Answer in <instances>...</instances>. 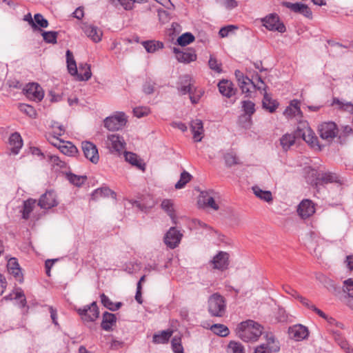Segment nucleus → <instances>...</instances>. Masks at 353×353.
<instances>
[{
    "label": "nucleus",
    "instance_id": "nucleus-1",
    "mask_svg": "<svg viewBox=\"0 0 353 353\" xmlns=\"http://www.w3.org/2000/svg\"><path fill=\"white\" fill-rule=\"evenodd\" d=\"M263 327L253 320H247L239 323L236 327V334L245 342H253L261 336Z\"/></svg>",
    "mask_w": 353,
    "mask_h": 353
},
{
    "label": "nucleus",
    "instance_id": "nucleus-2",
    "mask_svg": "<svg viewBox=\"0 0 353 353\" xmlns=\"http://www.w3.org/2000/svg\"><path fill=\"white\" fill-rule=\"evenodd\" d=\"M66 62L68 72L72 76H77L79 81H88L91 78L90 65L86 63L79 64V70L81 72L83 71V73H78L76 61L72 52L70 50L66 51Z\"/></svg>",
    "mask_w": 353,
    "mask_h": 353
},
{
    "label": "nucleus",
    "instance_id": "nucleus-3",
    "mask_svg": "<svg viewBox=\"0 0 353 353\" xmlns=\"http://www.w3.org/2000/svg\"><path fill=\"white\" fill-rule=\"evenodd\" d=\"M208 312L212 316L222 317L226 311L225 298L218 293L211 295L208 301Z\"/></svg>",
    "mask_w": 353,
    "mask_h": 353
},
{
    "label": "nucleus",
    "instance_id": "nucleus-4",
    "mask_svg": "<svg viewBox=\"0 0 353 353\" xmlns=\"http://www.w3.org/2000/svg\"><path fill=\"white\" fill-rule=\"evenodd\" d=\"M241 108L243 114L239 117V123L241 127L248 129L252 125V116L254 114L255 103L250 100H243L241 101Z\"/></svg>",
    "mask_w": 353,
    "mask_h": 353
},
{
    "label": "nucleus",
    "instance_id": "nucleus-5",
    "mask_svg": "<svg viewBox=\"0 0 353 353\" xmlns=\"http://www.w3.org/2000/svg\"><path fill=\"white\" fill-rule=\"evenodd\" d=\"M104 126L110 131H116L124 127L127 123V117L123 112L106 117L104 121Z\"/></svg>",
    "mask_w": 353,
    "mask_h": 353
},
{
    "label": "nucleus",
    "instance_id": "nucleus-6",
    "mask_svg": "<svg viewBox=\"0 0 353 353\" xmlns=\"http://www.w3.org/2000/svg\"><path fill=\"white\" fill-rule=\"evenodd\" d=\"M318 130L320 137L327 142H331L339 132L336 124L332 121L322 123L319 125Z\"/></svg>",
    "mask_w": 353,
    "mask_h": 353
},
{
    "label": "nucleus",
    "instance_id": "nucleus-7",
    "mask_svg": "<svg viewBox=\"0 0 353 353\" xmlns=\"http://www.w3.org/2000/svg\"><path fill=\"white\" fill-rule=\"evenodd\" d=\"M78 314L85 321H94L99 316V310L97 302L93 301L91 304L77 310Z\"/></svg>",
    "mask_w": 353,
    "mask_h": 353
},
{
    "label": "nucleus",
    "instance_id": "nucleus-8",
    "mask_svg": "<svg viewBox=\"0 0 353 353\" xmlns=\"http://www.w3.org/2000/svg\"><path fill=\"white\" fill-rule=\"evenodd\" d=\"M263 26L269 30L283 33L286 31L285 25L280 21L276 14H270L262 20Z\"/></svg>",
    "mask_w": 353,
    "mask_h": 353
},
{
    "label": "nucleus",
    "instance_id": "nucleus-9",
    "mask_svg": "<svg viewBox=\"0 0 353 353\" xmlns=\"http://www.w3.org/2000/svg\"><path fill=\"white\" fill-rule=\"evenodd\" d=\"M183 234L175 227H171L165 233L163 239L165 244L170 249L176 248L181 242Z\"/></svg>",
    "mask_w": 353,
    "mask_h": 353
},
{
    "label": "nucleus",
    "instance_id": "nucleus-10",
    "mask_svg": "<svg viewBox=\"0 0 353 353\" xmlns=\"http://www.w3.org/2000/svg\"><path fill=\"white\" fill-rule=\"evenodd\" d=\"M81 148L85 157L92 163L97 164L99 160V155L97 146L90 141H83Z\"/></svg>",
    "mask_w": 353,
    "mask_h": 353
},
{
    "label": "nucleus",
    "instance_id": "nucleus-11",
    "mask_svg": "<svg viewBox=\"0 0 353 353\" xmlns=\"http://www.w3.org/2000/svg\"><path fill=\"white\" fill-rule=\"evenodd\" d=\"M266 339V343L258 346L255 349L254 353H272L279 351L280 346L278 342L275 341L274 336L272 334H267Z\"/></svg>",
    "mask_w": 353,
    "mask_h": 353
},
{
    "label": "nucleus",
    "instance_id": "nucleus-12",
    "mask_svg": "<svg viewBox=\"0 0 353 353\" xmlns=\"http://www.w3.org/2000/svg\"><path fill=\"white\" fill-rule=\"evenodd\" d=\"M24 91L27 98L34 101H41L44 97L42 88L36 83H28Z\"/></svg>",
    "mask_w": 353,
    "mask_h": 353
},
{
    "label": "nucleus",
    "instance_id": "nucleus-13",
    "mask_svg": "<svg viewBox=\"0 0 353 353\" xmlns=\"http://www.w3.org/2000/svg\"><path fill=\"white\" fill-rule=\"evenodd\" d=\"M212 265L213 269L224 271L229 266V254L220 251L210 261Z\"/></svg>",
    "mask_w": 353,
    "mask_h": 353
},
{
    "label": "nucleus",
    "instance_id": "nucleus-14",
    "mask_svg": "<svg viewBox=\"0 0 353 353\" xmlns=\"http://www.w3.org/2000/svg\"><path fill=\"white\" fill-rule=\"evenodd\" d=\"M173 52L175 54L177 61L181 63H190L196 59V54L193 48H187L184 51H181L179 48L174 47Z\"/></svg>",
    "mask_w": 353,
    "mask_h": 353
},
{
    "label": "nucleus",
    "instance_id": "nucleus-15",
    "mask_svg": "<svg viewBox=\"0 0 353 353\" xmlns=\"http://www.w3.org/2000/svg\"><path fill=\"white\" fill-rule=\"evenodd\" d=\"M58 205V202L56 199V193L53 190L46 191L43 194L38 203V205L43 209H50Z\"/></svg>",
    "mask_w": 353,
    "mask_h": 353
},
{
    "label": "nucleus",
    "instance_id": "nucleus-16",
    "mask_svg": "<svg viewBox=\"0 0 353 353\" xmlns=\"http://www.w3.org/2000/svg\"><path fill=\"white\" fill-rule=\"evenodd\" d=\"M297 212L303 219L309 218L315 212L314 203L309 199L303 200L298 205Z\"/></svg>",
    "mask_w": 353,
    "mask_h": 353
},
{
    "label": "nucleus",
    "instance_id": "nucleus-17",
    "mask_svg": "<svg viewBox=\"0 0 353 353\" xmlns=\"http://www.w3.org/2000/svg\"><path fill=\"white\" fill-rule=\"evenodd\" d=\"M215 194L212 190L202 191L199 195V204L209 207L214 210H219V205L215 203L213 195Z\"/></svg>",
    "mask_w": 353,
    "mask_h": 353
},
{
    "label": "nucleus",
    "instance_id": "nucleus-18",
    "mask_svg": "<svg viewBox=\"0 0 353 353\" xmlns=\"http://www.w3.org/2000/svg\"><path fill=\"white\" fill-rule=\"evenodd\" d=\"M331 183H341L339 176L334 172H318L316 177V185H323Z\"/></svg>",
    "mask_w": 353,
    "mask_h": 353
},
{
    "label": "nucleus",
    "instance_id": "nucleus-19",
    "mask_svg": "<svg viewBox=\"0 0 353 353\" xmlns=\"http://www.w3.org/2000/svg\"><path fill=\"white\" fill-rule=\"evenodd\" d=\"M8 271L12 274L16 281L19 283L23 281V275L21 272V268L16 258H10L7 263Z\"/></svg>",
    "mask_w": 353,
    "mask_h": 353
},
{
    "label": "nucleus",
    "instance_id": "nucleus-20",
    "mask_svg": "<svg viewBox=\"0 0 353 353\" xmlns=\"http://www.w3.org/2000/svg\"><path fill=\"white\" fill-rule=\"evenodd\" d=\"M108 146L112 152H120L125 148V142L122 137L114 134L108 137Z\"/></svg>",
    "mask_w": 353,
    "mask_h": 353
},
{
    "label": "nucleus",
    "instance_id": "nucleus-21",
    "mask_svg": "<svg viewBox=\"0 0 353 353\" xmlns=\"http://www.w3.org/2000/svg\"><path fill=\"white\" fill-rule=\"evenodd\" d=\"M82 29L87 37L90 38L94 42L98 43L101 40L102 32L97 26L84 24Z\"/></svg>",
    "mask_w": 353,
    "mask_h": 353
},
{
    "label": "nucleus",
    "instance_id": "nucleus-22",
    "mask_svg": "<svg viewBox=\"0 0 353 353\" xmlns=\"http://www.w3.org/2000/svg\"><path fill=\"white\" fill-rule=\"evenodd\" d=\"M296 134L297 137H301L311 146L318 145V138L310 128H307L305 130L298 129Z\"/></svg>",
    "mask_w": 353,
    "mask_h": 353
},
{
    "label": "nucleus",
    "instance_id": "nucleus-23",
    "mask_svg": "<svg viewBox=\"0 0 353 353\" xmlns=\"http://www.w3.org/2000/svg\"><path fill=\"white\" fill-rule=\"evenodd\" d=\"M290 336L296 341L305 339L308 336L307 328L302 325H295L289 329Z\"/></svg>",
    "mask_w": 353,
    "mask_h": 353
},
{
    "label": "nucleus",
    "instance_id": "nucleus-24",
    "mask_svg": "<svg viewBox=\"0 0 353 353\" xmlns=\"http://www.w3.org/2000/svg\"><path fill=\"white\" fill-rule=\"evenodd\" d=\"M180 84L181 86L178 88L180 93L183 95L189 94H192L194 88L192 83V78L190 75L185 74L181 77Z\"/></svg>",
    "mask_w": 353,
    "mask_h": 353
},
{
    "label": "nucleus",
    "instance_id": "nucleus-25",
    "mask_svg": "<svg viewBox=\"0 0 353 353\" xmlns=\"http://www.w3.org/2000/svg\"><path fill=\"white\" fill-rule=\"evenodd\" d=\"M331 332L335 342L342 350L346 353H353V349L350 347L348 342L339 331L332 330Z\"/></svg>",
    "mask_w": 353,
    "mask_h": 353
},
{
    "label": "nucleus",
    "instance_id": "nucleus-26",
    "mask_svg": "<svg viewBox=\"0 0 353 353\" xmlns=\"http://www.w3.org/2000/svg\"><path fill=\"white\" fill-rule=\"evenodd\" d=\"M190 128L195 141H201L202 139L201 135L203 134L204 131L202 121L201 119H195L192 121Z\"/></svg>",
    "mask_w": 353,
    "mask_h": 353
},
{
    "label": "nucleus",
    "instance_id": "nucleus-27",
    "mask_svg": "<svg viewBox=\"0 0 353 353\" xmlns=\"http://www.w3.org/2000/svg\"><path fill=\"white\" fill-rule=\"evenodd\" d=\"M219 92L225 97L230 98L235 94L233 83L228 80H221L218 84Z\"/></svg>",
    "mask_w": 353,
    "mask_h": 353
},
{
    "label": "nucleus",
    "instance_id": "nucleus-28",
    "mask_svg": "<svg viewBox=\"0 0 353 353\" xmlns=\"http://www.w3.org/2000/svg\"><path fill=\"white\" fill-rule=\"evenodd\" d=\"M9 144L11 146V151L13 154L19 153V150L23 145V141L19 133L14 132L9 138Z\"/></svg>",
    "mask_w": 353,
    "mask_h": 353
},
{
    "label": "nucleus",
    "instance_id": "nucleus-29",
    "mask_svg": "<svg viewBox=\"0 0 353 353\" xmlns=\"http://www.w3.org/2000/svg\"><path fill=\"white\" fill-rule=\"evenodd\" d=\"M59 149L68 156H74L78 152L77 147L70 141H59Z\"/></svg>",
    "mask_w": 353,
    "mask_h": 353
},
{
    "label": "nucleus",
    "instance_id": "nucleus-30",
    "mask_svg": "<svg viewBox=\"0 0 353 353\" xmlns=\"http://www.w3.org/2000/svg\"><path fill=\"white\" fill-rule=\"evenodd\" d=\"M116 316L108 312H105L103 314V319L101 324V328L105 331H110L113 325L116 323Z\"/></svg>",
    "mask_w": 353,
    "mask_h": 353
},
{
    "label": "nucleus",
    "instance_id": "nucleus-31",
    "mask_svg": "<svg viewBox=\"0 0 353 353\" xmlns=\"http://www.w3.org/2000/svg\"><path fill=\"white\" fill-rule=\"evenodd\" d=\"M279 105V103L276 100L272 99L267 92H264L262 101V106L264 109L268 110L271 113H273L276 111Z\"/></svg>",
    "mask_w": 353,
    "mask_h": 353
},
{
    "label": "nucleus",
    "instance_id": "nucleus-32",
    "mask_svg": "<svg viewBox=\"0 0 353 353\" xmlns=\"http://www.w3.org/2000/svg\"><path fill=\"white\" fill-rule=\"evenodd\" d=\"M125 161L129 162L132 165H134L141 170H145V163H142L141 160L138 158V156L131 152H125Z\"/></svg>",
    "mask_w": 353,
    "mask_h": 353
},
{
    "label": "nucleus",
    "instance_id": "nucleus-33",
    "mask_svg": "<svg viewBox=\"0 0 353 353\" xmlns=\"http://www.w3.org/2000/svg\"><path fill=\"white\" fill-rule=\"evenodd\" d=\"M172 333H173L172 330H170L161 331L159 334H154L153 338H152V341L154 343H158V344L166 343L168 342L170 338L172 335Z\"/></svg>",
    "mask_w": 353,
    "mask_h": 353
},
{
    "label": "nucleus",
    "instance_id": "nucleus-34",
    "mask_svg": "<svg viewBox=\"0 0 353 353\" xmlns=\"http://www.w3.org/2000/svg\"><path fill=\"white\" fill-rule=\"evenodd\" d=\"M318 279L324 285V286L332 293L336 294L339 292V288L335 284L333 280L321 274Z\"/></svg>",
    "mask_w": 353,
    "mask_h": 353
},
{
    "label": "nucleus",
    "instance_id": "nucleus-35",
    "mask_svg": "<svg viewBox=\"0 0 353 353\" xmlns=\"http://www.w3.org/2000/svg\"><path fill=\"white\" fill-rule=\"evenodd\" d=\"M36 203V200L32 199H28L23 201L22 212V218L25 220H28L30 218V213L33 211Z\"/></svg>",
    "mask_w": 353,
    "mask_h": 353
},
{
    "label": "nucleus",
    "instance_id": "nucleus-36",
    "mask_svg": "<svg viewBox=\"0 0 353 353\" xmlns=\"http://www.w3.org/2000/svg\"><path fill=\"white\" fill-rule=\"evenodd\" d=\"M142 45L145 50L149 53H154L159 49L163 48V43L161 41L150 40L142 42Z\"/></svg>",
    "mask_w": 353,
    "mask_h": 353
},
{
    "label": "nucleus",
    "instance_id": "nucleus-37",
    "mask_svg": "<svg viewBox=\"0 0 353 353\" xmlns=\"http://www.w3.org/2000/svg\"><path fill=\"white\" fill-rule=\"evenodd\" d=\"M252 190L254 194L260 199L270 203L272 201V194L270 191L268 190H263L258 186H254L252 188Z\"/></svg>",
    "mask_w": 353,
    "mask_h": 353
},
{
    "label": "nucleus",
    "instance_id": "nucleus-38",
    "mask_svg": "<svg viewBox=\"0 0 353 353\" xmlns=\"http://www.w3.org/2000/svg\"><path fill=\"white\" fill-rule=\"evenodd\" d=\"M296 137V134L295 135L292 134H285L283 135L280 139V143L283 149L287 151L292 145L294 144Z\"/></svg>",
    "mask_w": 353,
    "mask_h": 353
},
{
    "label": "nucleus",
    "instance_id": "nucleus-39",
    "mask_svg": "<svg viewBox=\"0 0 353 353\" xmlns=\"http://www.w3.org/2000/svg\"><path fill=\"white\" fill-rule=\"evenodd\" d=\"M98 193L102 194V196H111L113 199H116L117 194L115 192L112 191L108 187H103L101 188H98L95 190L91 196L93 200H96L98 199Z\"/></svg>",
    "mask_w": 353,
    "mask_h": 353
},
{
    "label": "nucleus",
    "instance_id": "nucleus-40",
    "mask_svg": "<svg viewBox=\"0 0 353 353\" xmlns=\"http://www.w3.org/2000/svg\"><path fill=\"white\" fill-rule=\"evenodd\" d=\"M67 179L76 186H81L87 179L85 175H77L71 172L66 173Z\"/></svg>",
    "mask_w": 353,
    "mask_h": 353
},
{
    "label": "nucleus",
    "instance_id": "nucleus-41",
    "mask_svg": "<svg viewBox=\"0 0 353 353\" xmlns=\"http://www.w3.org/2000/svg\"><path fill=\"white\" fill-rule=\"evenodd\" d=\"M34 21L36 23V28H32L34 31H43L41 28H47L48 26V21L41 14L37 13L34 16Z\"/></svg>",
    "mask_w": 353,
    "mask_h": 353
},
{
    "label": "nucleus",
    "instance_id": "nucleus-42",
    "mask_svg": "<svg viewBox=\"0 0 353 353\" xmlns=\"http://www.w3.org/2000/svg\"><path fill=\"white\" fill-rule=\"evenodd\" d=\"M210 330L215 334L221 337H225L230 334L228 327L223 324H214L211 326Z\"/></svg>",
    "mask_w": 353,
    "mask_h": 353
},
{
    "label": "nucleus",
    "instance_id": "nucleus-43",
    "mask_svg": "<svg viewBox=\"0 0 353 353\" xmlns=\"http://www.w3.org/2000/svg\"><path fill=\"white\" fill-rule=\"evenodd\" d=\"M194 36L191 32H185L178 37L176 43L181 46H185L194 41Z\"/></svg>",
    "mask_w": 353,
    "mask_h": 353
},
{
    "label": "nucleus",
    "instance_id": "nucleus-44",
    "mask_svg": "<svg viewBox=\"0 0 353 353\" xmlns=\"http://www.w3.org/2000/svg\"><path fill=\"white\" fill-rule=\"evenodd\" d=\"M161 208L163 209L172 220L175 219L174 210L173 208V203L170 199H164L161 204ZM176 223L175 221H173Z\"/></svg>",
    "mask_w": 353,
    "mask_h": 353
},
{
    "label": "nucleus",
    "instance_id": "nucleus-45",
    "mask_svg": "<svg viewBox=\"0 0 353 353\" xmlns=\"http://www.w3.org/2000/svg\"><path fill=\"white\" fill-rule=\"evenodd\" d=\"M41 35L45 42L48 43H57L58 32L56 31H41Z\"/></svg>",
    "mask_w": 353,
    "mask_h": 353
},
{
    "label": "nucleus",
    "instance_id": "nucleus-46",
    "mask_svg": "<svg viewBox=\"0 0 353 353\" xmlns=\"http://www.w3.org/2000/svg\"><path fill=\"white\" fill-rule=\"evenodd\" d=\"M192 175L186 171L181 172L180 179L175 184L176 189H181L191 180Z\"/></svg>",
    "mask_w": 353,
    "mask_h": 353
},
{
    "label": "nucleus",
    "instance_id": "nucleus-47",
    "mask_svg": "<svg viewBox=\"0 0 353 353\" xmlns=\"http://www.w3.org/2000/svg\"><path fill=\"white\" fill-rule=\"evenodd\" d=\"M229 353H245L243 345L236 341H230L228 346Z\"/></svg>",
    "mask_w": 353,
    "mask_h": 353
},
{
    "label": "nucleus",
    "instance_id": "nucleus-48",
    "mask_svg": "<svg viewBox=\"0 0 353 353\" xmlns=\"http://www.w3.org/2000/svg\"><path fill=\"white\" fill-rule=\"evenodd\" d=\"M282 5L289 9H290L292 12L295 13H299L301 14L302 10L303 9V7L305 4L302 3H290L288 1H283L282 3Z\"/></svg>",
    "mask_w": 353,
    "mask_h": 353
},
{
    "label": "nucleus",
    "instance_id": "nucleus-49",
    "mask_svg": "<svg viewBox=\"0 0 353 353\" xmlns=\"http://www.w3.org/2000/svg\"><path fill=\"white\" fill-rule=\"evenodd\" d=\"M19 109L21 112L25 113L31 118H35L37 116V112L34 108L28 104L21 103L19 105Z\"/></svg>",
    "mask_w": 353,
    "mask_h": 353
},
{
    "label": "nucleus",
    "instance_id": "nucleus-50",
    "mask_svg": "<svg viewBox=\"0 0 353 353\" xmlns=\"http://www.w3.org/2000/svg\"><path fill=\"white\" fill-rule=\"evenodd\" d=\"M223 158L228 167H232L234 165L239 164L238 158L234 152H228L225 154Z\"/></svg>",
    "mask_w": 353,
    "mask_h": 353
},
{
    "label": "nucleus",
    "instance_id": "nucleus-51",
    "mask_svg": "<svg viewBox=\"0 0 353 353\" xmlns=\"http://www.w3.org/2000/svg\"><path fill=\"white\" fill-rule=\"evenodd\" d=\"M239 88H241L243 93L246 94V97H250V87L255 86V82L253 79H250V82H248V81H242L239 83H238Z\"/></svg>",
    "mask_w": 353,
    "mask_h": 353
},
{
    "label": "nucleus",
    "instance_id": "nucleus-52",
    "mask_svg": "<svg viewBox=\"0 0 353 353\" xmlns=\"http://www.w3.org/2000/svg\"><path fill=\"white\" fill-rule=\"evenodd\" d=\"M208 65L210 68L216 73L222 72L221 63H219L217 59L212 55H210L208 61Z\"/></svg>",
    "mask_w": 353,
    "mask_h": 353
},
{
    "label": "nucleus",
    "instance_id": "nucleus-53",
    "mask_svg": "<svg viewBox=\"0 0 353 353\" xmlns=\"http://www.w3.org/2000/svg\"><path fill=\"white\" fill-rule=\"evenodd\" d=\"M133 113L135 117L141 118L150 113V109L145 106L137 107L133 109Z\"/></svg>",
    "mask_w": 353,
    "mask_h": 353
},
{
    "label": "nucleus",
    "instance_id": "nucleus-54",
    "mask_svg": "<svg viewBox=\"0 0 353 353\" xmlns=\"http://www.w3.org/2000/svg\"><path fill=\"white\" fill-rule=\"evenodd\" d=\"M172 347L174 353H183V347L181 343V339L174 337L172 340Z\"/></svg>",
    "mask_w": 353,
    "mask_h": 353
},
{
    "label": "nucleus",
    "instance_id": "nucleus-55",
    "mask_svg": "<svg viewBox=\"0 0 353 353\" xmlns=\"http://www.w3.org/2000/svg\"><path fill=\"white\" fill-rule=\"evenodd\" d=\"M301 114V111L300 107H287L285 111L283 112V114L287 117H295L298 114Z\"/></svg>",
    "mask_w": 353,
    "mask_h": 353
},
{
    "label": "nucleus",
    "instance_id": "nucleus-56",
    "mask_svg": "<svg viewBox=\"0 0 353 353\" xmlns=\"http://www.w3.org/2000/svg\"><path fill=\"white\" fill-rule=\"evenodd\" d=\"M343 292L350 297H353V280L348 279L343 282Z\"/></svg>",
    "mask_w": 353,
    "mask_h": 353
},
{
    "label": "nucleus",
    "instance_id": "nucleus-57",
    "mask_svg": "<svg viewBox=\"0 0 353 353\" xmlns=\"http://www.w3.org/2000/svg\"><path fill=\"white\" fill-rule=\"evenodd\" d=\"M100 298L101 302L105 307L110 310H113L114 303L105 294H101Z\"/></svg>",
    "mask_w": 353,
    "mask_h": 353
},
{
    "label": "nucleus",
    "instance_id": "nucleus-58",
    "mask_svg": "<svg viewBox=\"0 0 353 353\" xmlns=\"http://www.w3.org/2000/svg\"><path fill=\"white\" fill-rule=\"evenodd\" d=\"M256 79L258 81V83H255V86H252V88L255 90H263L264 92H266L267 85L265 84L261 76L258 74H256Z\"/></svg>",
    "mask_w": 353,
    "mask_h": 353
},
{
    "label": "nucleus",
    "instance_id": "nucleus-59",
    "mask_svg": "<svg viewBox=\"0 0 353 353\" xmlns=\"http://www.w3.org/2000/svg\"><path fill=\"white\" fill-rule=\"evenodd\" d=\"M237 29V27L233 25L227 26L225 27H223L219 30V35L221 37L223 38L228 35L229 32H231L233 30Z\"/></svg>",
    "mask_w": 353,
    "mask_h": 353
},
{
    "label": "nucleus",
    "instance_id": "nucleus-60",
    "mask_svg": "<svg viewBox=\"0 0 353 353\" xmlns=\"http://www.w3.org/2000/svg\"><path fill=\"white\" fill-rule=\"evenodd\" d=\"M283 290L286 292L287 294H290L294 299H297L298 296H299L301 294L298 293L296 290L293 289L291 286L285 285L283 286Z\"/></svg>",
    "mask_w": 353,
    "mask_h": 353
},
{
    "label": "nucleus",
    "instance_id": "nucleus-61",
    "mask_svg": "<svg viewBox=\"0 0 353 353\" xmlns=\"http://www.w3.org/2000/svg\"><path fill=\"white\" fill-rule=\"evenodd\" d=\"M297 300H299L304 306H305L306 307H307L308 309H310L312 310H313V308L315 306L307 299L302 296L301 295L298 296Z\"/></svg>",
    "mask_w": 353,
    "mask_h": 353
},
{
    "label": "nucleus",
    "instance_id": "nucleus-62",
    "mask_svg": "<svg viewBox=\"0 0 353 353\" xmlns=\"http://www.w3.org/2000/svg\"><path fill=\"white\" fill-rule=\"evenodd\" d=\"M234 74L238 81V83H239L242 81H248V83L250 82V79L247 76H245L243 73L239 70H236L235 71Z\"/></svg>",
    "mask_w": 353,
    "mask_h": 353
},
{
    "label": "nucleus",
    "instance_id": "nucleus-63",
    "mask_svg": "<svg viewBox=\"0 0 353 353\" xmlns=\"http://www.w3.org/2000/svg\"><path fill=\"white\" fill-rule=\"evenodd\" d=\"M143 91L146 94H152L154 91V85L150 82H146L143 86Z\"/></svg>",
    "mask_w": 353,
    "mask_h": 353
},
{
    "label": "nucleus",
    "instance_id": "nucleus-64",
    "mask_svg": "<svg viewBox=\"0 0 353 353\" xmlns=\"http://www.w3.org/2000/svg\"><path fill=\"white\" fill-rule=\"evenodd\" d=\"M15 299H20V304L21 305V307H25L26 305V299L25 298V295L23 294V292L20 290V292H17L16 294H15V297H14Z\"/></svg>",
    "mask_w": 353,
    "mask_h": 353
}]
</instances>
